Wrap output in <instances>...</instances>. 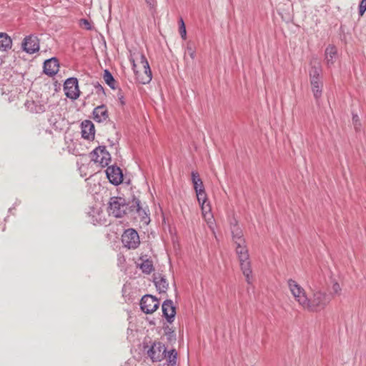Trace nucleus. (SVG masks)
I'll return each mask as SVG.
<instances>
[{
    "label": "nucleus",
    "instance_id": "obj_1",
    "mask_svg": "<svg viewBox=\"0 0 366 366\" xmlns=\"http://www.w3.org/2000/svg\"><path fill=\"white\" fill-rule=\"evenodd\" d=\"M131 61L138 81L142 84L149 83L152 75L149 62L145 56L142 53H138L136 55V59H132Z\"/></svg>",
    "mask_w": 366,
    "mask_h": 366
},
{
    "label": "nucleus",
    "instance_id": "obj_2",
    "mask_svg": "<svg viewBox=\"0 0 366 366\" xmlns=\"http://www.w3.org/2000/svg\"><path fill=\"white\" fill-rule=\"evenodd\" d=\"M330 297L320 290L313 292L310 297H307L304 309L310 312H317L330 302Z\"/></svg>",
    "mask_w": 366,
    "mask_h": 366
},
{
    "label": "nucleus",
    "instance_id": "obj_3",
    "mask_svg": "<svg viewBox=\"0 0 366 366\" xmlns=\"http://www.w3.org/2000/svg\"><path fill=\"white\" fill-rule=\"evenodd\" d=\"M128 209V205L124 199L112 197L109 202L108 212L114 217H122Z\"/></svg>",
    "mask_w": 366,
    "mask_h": 366
},
{
    "label": "nucleus",
    "instance_id": "obj_4",
    "mask_svg": "<svg viewBox=\"0 0 366 366\" xmlns=\"http://www.w3.org/2000/svg\"><path fill=\"white\" fill-rule=\"evenodd\" d=\"M288 286L295 300L304 309L307 299L305 290L293 280H288Z\"/></svg>",
    "mask_w": 366,
    "mask_h": 366
},
{
    "label": "nucleus",
    "instance_id": "obj_5",
    "mask_svg": "<svg viewBox=\"0 0 366 366\" xmlns=\"http://www.w3.org/2000/svg\"><path fill=\"white\" fill-rule=\"evenodd\" d=\"M90 155L92 160L99 163L102 167L107 166L111 161L110 154L106 150L104 146L97 147Z\"/></svg>",
    "mask_w": 366,
    "mask_h": 366
},
{
    "label": "nucleus",
    "instance_id": "obj_6",
    "mask_svg": "<svg viewBox=\"0 0 366 366\" xmlns=\"http://www.w3.org/2000/svg\"><path fill=\"white\" fill-rule=\"evenodd\" d=\"M167 349L164 344L155 342L147 350V355L153 362H160L166 357Z\"/></svg>",
    "mask_w": 366,
    "mask_h": 366
},
{
    "label": "nucleus",
    "instance_id": "obj_7",
    "mask_svg": "<svg viewBox=\"0 0 366 366\" xmlns=\"http://www.w3.org/2000/svg\"><path fill=\"white\" fill-rule=\"evenodd\" d=\"M122 242L125 247L133 249L140 244L139 234L134 229L125 230L122 236Z\"/></svg>",
    "mask_w": 366,
    "mask_h": 366
},
{
    "label": "nucleus",
    "instance_id": "obj_8",
    "mask_svg": "<svg viewBox=\"0 0 366 366\" xmlns=\"http://www.w3.org/2000/svg\"><path fill=\"white\" fill-rule=\"evenodd\" d=\"M159 305V300L150 295L143 296L140 302L141 310L146 314L154 312L157 310Z\"/></svg>",
    "mask_w": 366,
    "mask_h": 366
},
{
    "label": "nucleus",
    "instance_id": "obj_9",
    "mask_svg": "<svg viewBox=\"0 0 366 366\" xmlns=\"http://www.w3.org/2000/svg\"><path fill=\"white\" fill-rule=\"evenodd\" d=\"M64 91L66 97L76 99L79 97L77 79L74 77L67 79L64 84Z\"/></svg>",
    "mask_w": 366,
    "mask_h": 366
},
{
    "label": "nucleus",
    "instance_id": "obj_10",
    "mask_svg": "<svg viewBox=\"0 0 366 366\" xmlns=\"http://www.w3.org/2000/svg\"><path fill=\"white\" fill-rule=\"evenodd\" d=\"M22 49L28 54H34L39 50V40L34 35H29L24 39Z\"/></svg>",
    "mask_w": 366,
    "mask_h": 366
},
{
    "label": "nucleus",
    "instance_id": "obj_11",
    "mask_svg": "<svg viewBox=\"0 0 366 366\" xmlns=\"http://www.w3.org/2000/svg\"><path fill=\"white\" fill-rule=\"evenodd\" d=\"M106 174L108 179L112 184L119 185L122 182L123 174L119 167L116 166L108 167L106 170Z\"/></svg>",
    "mask_w": 366,
    "mask_h": 366
},
{
    "label": "nucleus",
    "instance_id": "obj_12",
    "mask_svg": "<svg viewBox=\"0 0 366 366\" xmlns=\"http://www.w3.org/2000/svg\"><path fill=\"white\" fill-rule=\"evenodd\" d=\"M81 137L88 140L94 139V125L90 120H84L81 122Z\"/></svg>",
    "mask_w": 366,
    "mask_h": 366
},
{
    "label": "nucleus",
    "instance_id": "obj_13",
    "mask_svg": "<svg viewBox=\"0 0 366 366\" xmlns=\"http://www.w3.org/2000/svg\"><path fill=\"white\" fill-rule=\"evenodd\" d=\"M59 67V65L57 59L53 57L44 61V72L49 76H53L58 72Z\"/></svg>",
    "mask_w": 366,
    "mask_h": 366
},
{
    "label": "nucleus",
    "instance_id": "obj_14",
    "mask_svg": "<svg viewBox=\"0 0 366 366\" xmlns=\"http://www.w3.org/2000/svg\"><path fill=\"white\" fill-rule=\"evenodd\" d=\"M162 309L163 315L167 320L170 323L172 322L176 314L173 302L170 300L164 301L162 304Z\"/></svg>",
    "mask_w": 366,
    "mask_h": 366
},
{
    "label": "nucleus",
    "instance_id": "obj_15",
    "mask_svg": "<svg viewBox=\"0 0 366 366\" xmlns=\"http://www.w3.org/2000/svg\"><path fill=\"white\" fill-rule=\"evenodd\" d=\"M241 270L245 277L246 281L248 284L252 282V271L251 268V262L249 261V257L242 259H239Z\"/></svg>",
    "mask_w": 366,
    "mask_h": 366
},
{
    "label": "nucleus",
    "instance_id": "obj_16",
    "mask_svg": "<svg viewBox=\"0 0 366 366\" xmlns=\"http://www.w3.org/2000/svg\"><path fill=\"white\" fill-rule=\"evenodd\" d=\"M109 118L108 111L105 105L97 107L93 111V119L97 122H104Z\"/></svg>",
    "mask_w": 366,
    "mask_h": 366
},
{
    "label": "nucleus",
    "instance_id": "obj_17",
    "mask_svg": "<svg viewBox=\"0 0 366 366\" xmlns=\"http://www.w3.org/2000/svg\"><path fill=\"white\" fill-rule=\"evenodd\" d=\"M310 84L312 87V91L314 94V97L316 99L317 103L319 104V100L322 93L323 83L321 81V79H317L310 81Z\"/></svg>",
    "mask_w": 366,
    "mask_h": 366
},
{
    "label": "nucleus",
    "instance_id": "obj_18",
    "mask_svg": "<svg viewBox=\"0 0 366 366\" xmlns=\"http://www.w3.org/2000/svg\"><path fill=\"white\" fill-rule=\"evenodd\" d=\"M130 209L132 211L135 210L143 220L145 219H149L146 210L141 207L140 201L138 199H133L132 204L130 206Z\"/></svg>",
    "mask_w": 366,
    "mask_h": 366
},
{
    "label": "nucleus",
    "instance_id": "obj_19",
    "mask_svg": "<svg viewBox=\"0 0 366 366\" xmlns=\"http://www.w3.org/2000/svg\"><path fill=\"white\" fill-rule=\"evenodd\" d=\"M12 46V40L10 36L3 32H0V51H7Z\"/></svg>",
    "mask_w": 366,
    "mask_h": 366
},
{
    "label": "nucleus",
    "instance_id": "obj_20",
    "mask_svg": "<svg viewBox=\"0 0 366 366\" xmlns=\"http://www.w3.org/2000/svg\"><path fill=\"white\" fill-rule=\"evenodd\" d=\"M322 69L319 62L315 61L312 63L311 68L309 71L310 81L320 79V73Z\"/></svg>",
    "mask_w": 366,
    "mask_h": 366
},
{
    "label": "nucleus",
    "instance_id": "obj_21",
    "mask_svg": "<svg viewBox=\"0 0 366 366\" xmlns=\"http://www.w3.org/2000/svg\"><path fill=\"white\" fill-rule=\"evenodd\" d=\"M232 238L234 244L237 243H245V240L243 238V233L242 229L237 225L234 224L231 228Z\"/></svg>",
    "mask_w": 366,
    "mask_h": 366
},
{
    "label": "nucleus",
    "instance_id": "obj_22",
    "mask_svg": "<svg viewBox=\"0 0 366 366\" xmlns=\"http://www.w3.org/2000/svg\"><path fill=\"white\" fill-rule=\"evenodd\" d=\"M337 55V49L335 46L330 45L325 49V59L328 66L333 64L334 59Z\"/></svg>",
    "mask_w": 366,
    "mask_h": 366
},
{
    "label": "nucleus",
    "instance_id": "obj_23",
    "mask_svg": "<svg viewBox=\"0 0 366 366\" xmlns=\"http://www.w3.org/2000/svg\"><path fill=\"white\" fill-rule=\"evenodd\" d=\"M154 285L157 290L161 292H166L168 288V283L165 278L163 277H154Z\"/></svg>",
    "mask_w": 366,
    "mask_h": 366
},
{
    "label": "nucleus",
    "instance_id": "obj_24",
    "mask_svg": "<svg viewBox=\"0 0 366 366\" xmlns=\"http://www.w3.org/2000/svg\"><path fill=\"white\" fill-rule=\"evenodd\" d=\"M236 245V253L238 256L239 260L242 259H246L249 257L248 249L246 247L245 243H237L234 244Z\"/></svg>",
    "mask_w": 366,
    "mask_h": 366
},
{
    "label": "nucleus",
    "instance_id": "obj_25",
    "mask_svg": "<svg viewBox=\"0 0 366 366\" xmlns=\"http://www.w3.org/2000/svg\"><path fill=\"white\" fill-rule=\"evenodd\" d=\"M192 181L194 185V189L196 191H198L199 189H204L203 182L199 177L198 172H192Z\"/></svg>",
    "mask_w": 366,
    "mask_h": 366
},
{
    "label": "nucleus",
    "instance_id": "obj_26",
    "mask_svg": "<svg viewBox=\"0 0 366 366\" xmlns=\"http://www.w3.org/2000/svg\"><path fill=\"white\" fill-rule=\"evenodd\" d=\"M202 216L205 219H209L212 217L211 213V205L209 202H202L200 204Z\"/></svg>",
    "mask_w": 366,
    "mask_h": 366
},
{
    "label": "nucleus",
    "instance_id": "obj_27",
    "mask_svg": "<svg viewBox=\"0 0 366 366\" xmlns=\"http://www.w3.org/2000/svg\"><path fill=\"white\" fill-rule=\"evenodd\" d=\"M167 361L168 366H174L177 363V352L173 349L168 352Z\"/></svg>",
    "mask_w": 366,
    "mask_h": 366
},
{
    "label": "nucleus",
    "instance_id": "obj_28",
    "mask_svg": "<svg viewBox=\"0 0 366 366\" xmlns=\"http://www.w3.org/2000/svg\"><path fill=\"white\" fill-rule=\"evenodd\" d=\"M143 272L150 274L154 269L152 262L147 259L144 261L139 266Z\"/></svg>",
    "mask_w": 366,
    "mask_h": 366
},
{
    "label": "nucleus",
    "instance_id": "obj_29",
    "mask_svg": "<svg viewBox=\"0 0 366 366\" xmlns=\"http://www.w3.org/2000/svg\"><path fill=\"white\" fill-rule=\"evenodd\" d=\"M103 79L112 89H114L115 80L112 74L108 70H104Z\"/></svg>",
    "mask_w": 366,
    "mask_h": 366
},
{
    "label": "nucleus",
    "instance_id": "obj_30",
    "mask_svg": "<svg viewBox=\"0 0 366 366\" xmlns=\"http://www.w3.org/2000/svg\"><path fill=\"white\" fill-rule=\"evenodd\" d=\"M25 106L32 112L40 113L44 111V108L41 105L36 106L35 108H34L33 106H34V102L33 101L26 102Z\"/></svg>",
    "mask_w": 366,
    "mask_h": 366
},
{
    "label": "nucleus",
    "instance_id": "obj_31",
    "mask_svg": "<svg viewBox=\"0 0 366 366\" xmlns=\"http://www.w3.org/2000/svg\"><path fill=\"white\" fill-rule=\"evenodd\" d=\"M195 192L199 204H201L202 202H207V197L204 189H199V190Z\"/></svg>",
    "mask_w": 366,
    "mask_h": 366
},
{
    "label": "nucleus",
    "instance_id": "obj_32",
    "mask_svg": "<svg viewBox=\"0 0 366 366\" xmlns=\"http://www.w3.org/2000/svg\"><path fill=\"white\" fill-rule=\"evenodd\" d=\"M179 33L182 39H186L187 31L185 28L184 22L182 19V18H180L179 19Z\"/></svg>",
    "mask_w": 366,
    "mask_h": 366
},
{
    "label": "nucleus",
    "instance_id": "obj_33",
    "mask_svg": "<svg viewBox=\"0 0 366 366\" xmlns=\"http://www.w3.org/2000/svg\"><path fill=\"white\" fill-rule=\"evenodd\" d=\"M340 291H341V287H340V285H339V283L334 282L332 286L331 292L333 295H339Z\"/></svg>",
    "mask_w": 366,
    "mask_h": 366
},
{
    "label": "nucleus",
    "instance_id": "obj_34",
    "mask_svg": "<svg viewBox=\"0 0 366 366\" xmlns=\"http://www.w3.org/2000/svg\"><path fill=\"white\" fill-rule=\"evenodd\" d=\"M366 11V0H362L359 6V14L362 16Z\"/></svg>",
    "mask_w": 366,
    "mask_h": 366
},
{
    "label": "nucleus",
    "instance_id": "obj_35",
    "mask_svg": "<svg viewBox=\"0 0 366 366\" xmlns=\"http://www.w3.org/2000/svg\"><path fill=\"white\" fill-rule=\"evenodd\" d=\"M187 53L189 55V56L194 59L195 57V51L193 46L190 44H188L187 46Z\"/></svg>",
    "mask_w": 366,
    "mask_h": 366
},
{
    "label": "nucleus",
    "instance_id": "obj_36",
    "mask_svg": "<svg viewBox=\"0 0 366 366\" xmlns=\"http://www.w3.org/2000/svg\"><path fill=\"white\" fill-rule=\"evenodd\" d=\"M144 1L151 10L155 9V7L157 6L156 0H144Z\"/></svg>",
    "mask_w": 366,
    "mask_h": 366
},
{
    "label": "nucleus",
    "instance_id": "obj_37",
    "mask_svg": "<svg viewBox=\"0 0 366 366\" xmlns=\"http://www.w3.org/2000/svg\"><path fill=\"white\" fill-rule=\"evenodd\" d=\"M352 121L355 124V129H358V127L360 126V124L358 122H359L358 116L356 114L353 115Z\"/></svg>",
    "mask_w": 366,
    "mask_h": 366
},
{
    "label": "nucleus",
    "instance_id": "obj_38",
    "mask_svg": "<svg viewBox=\"0 0 366 366\" xmlns=\"http://www.w3.org/2000/svg\"><path fill=\"white\" fill-rule=\"evenodd\" d=\"M81 22L82 24H84L85 26L86 29H88V30L91 29V25L88 20L83 19L81 20Z\"/></svg>",
    "mask_w": 366,
    "mask_h": 366
},
{
    "label": "nucleus",
    "instance_id": "obj_39",
    "mask_svg": "<svg viewBox=\"0 0 366 366\" xmlns=\"http://www.w3.org/2000/svg\"><path fill=\"white\" fill-rule=\"evenodd\" d=\"M96 88L98 89L100 91H103L104 90L103 87L99 83H97V85L96 86Z\"/></svg>",
    "mask_w": 366,
    "mask_h": 366
},
{
    "label": "nucleus",
    "instance_id": "obj_40",
    "mask_svg": "<svg viewBox=\"0 0 366 366\" xmlns=\"http://www.w3.org/2000/svg\"><path fill=\"white\" fill-rule=\"evenodd\" d=\"M122 98H123V97H121L119 98V99H120V102H121L122 104H124V101L122 100Z\"/></svg>",
    "mask_w": 366,
    "mask_h": 366
}]
</instances>
